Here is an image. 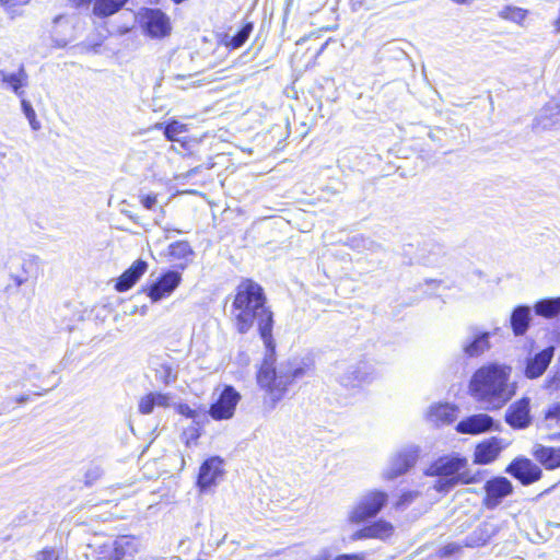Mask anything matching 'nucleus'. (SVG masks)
Instances as JSON below:
<instances>
[{"mask_svg":"<svg viewBox=\"0 0 560 560\" xmlns=\"http://www.w3.org/2000/svg\"><path fill=\"white\" fill-rule=\"evenodd\" d=\"M558 378L553 376L551 380L547 381L546 387L547 388H556L558 385L556 384Z\"/></svg>","mask_w":560,"mask_h":560,"instance_id":"nucleus-48","label":"nucleus"},{"mask_svg":"<svg viewBox=\"0 0 560 560\" xmlns=\"http://www.w3.org/2000/svg\"><path fill=\"white\" fill-rule=\"evenodd\" d=\"M527 15L528 11L526 9L515 5H505L498 12L500 19L513 22L520 26L524 25Z\"/></svg>","mask_w":560,"mask_h":560,"instance_id":"nucleus-28","label":"nucleus"},{"mask_svg":"<svg viewBox=\"0 0 560 560\" xmlns=\"http://www.w3.org/2000/svg\"><path fill=\"white\" fill-rule=\"evenodd\" d=\"M334 375L343 387L354 388L373 380L374 369L366 362L339 361L334 366Z\"/></svg>","mask_w":560,"mask_h":560,"instance_id":"nucleus-6","label":"nucleus"},{"mask_svg":"<svg viewBox=\"0 0 560 560\" xmlns=\"http://www.w3.org/2000/svg\"><path fill=\"white\" fill-rule=\"evenodd\" d=\"M536 125L541 129L560 126V92L540 109L536 117Z\"/></svg>","mask_w":560,"mask_h":560,"instance_id":"nucleus-18","label":"nucleus"},{"mask_svg":"<svg viewBox=\"0 0 560 560\" xmlns=\"http://www.w3.org/2000/svg\"><path fill=\"white\" fill-rule=\"evenodd\" d=\"M388 494L381 490H370L363 493L350 508L347 520L350 524H361L375 517L386 505Z\"/></svg>","mask_w":560,"mask_h":560,"instance_id":"nucleus-5","label":"nucleus"},{"mask_svg":"<svg viewBox=\"0 0 560 560\" xmlns=\"http://www.w3.org/2000/svg\"><path fill=\"white\" fill-rule=\"evenodd\" d=\"M505 422L513 429H525L532 422L530 399L523 397L508 408L505 412Z\"/></svg>","mask_w":560,"mask_h":560,"instance_id":"nucleus-14","label":"nucleus"},{"mask_svg":"<svg viewBox=\"0 0 560 560\" xmlns=\"http://www.w3.org/2000/svg\"><path fill=\"white\" fill-rule=\"evenodd\" d=\"M335 557H332L329 549L325 548L322 549L317 555H315L312 560H332Z\"/></svg>","mask_w":560,"mask_h":560,"instance_id":"nucleus-46","label":"nucleus"},{"mask_svg":"<svg viewBox=\"0 0 560 560\" xmlns=\"http://www.w3.org/2000/svg\"><path fill=\"white\" fill-rule=\"evenodd\" d=\"M456 4H471L475 0H452Z\"/></svg>","mask_w":560,"mask_h":560,"instance_id":"nucleus-52","label":"nucleus"},{"mask_svg":"<svg viewBox=\"0 0 560 560\" xmlns=\"http://www.w3.org/2000/svg\"><path fill=\"white\" fill-rule=\"evenodd\" d=\"M172 1H173L174 3H176V4H179V3L184 2L185 0H172Z\"/></svg>","mask_w":560,"mask_h":560,"instance_id":"nucleus-54","label":"nucleus"},{"mask_svg":"<svg viewBox=\"0 0 560 560\" xmlns=\"http://www.w3.org/2000/svg\"><path fill=\"white\" fill-rule=\"evenodd\" d=\"M509 446L504 439L492 436L480 442L474 453V462L480 465H487L494 462L500 453Z\"/></svg>","mask_w":560,"mask_h":560,"instance_id":"nucleus-12","label":"nucleus"},{"mask_svg":"<svg viewBox=\"0 0 560 560\" xmlns=\"http://www.w3.org/2000/svg\"><path fill=\"white\" fill-rule=\"evenodd\" d=\"M154 400V408H167L171 406L172 397L170 394L164 393H150Z\"/></svg>","mask_w":560,"mask_h":560,"instance_id":"nucleus-36","label":"nucleus"},{"mask_svg":"<svg viewBox=\"0 0 560 560\" xmlns=\"http://www.w3.org/2000/svg\"><path fill=\"white\" fill-rule=\"evenodd\" d=\"M223 475V460L218 456L210 457L200 466L197 486L202 492L209 491L222 480Z\"/></svg>","mask_w":560,"mask_h":560,"instance_id":"nucleus-8","label":"nucleus"},{"mask_svg":"<svg viewBox=\"0 0 560 560\" xmlns=\"http://www.w3.org/2000/svg\"><path fill=\"white\" fill-rule=\"evenodd\" d=\"M511 374L512 368L506 364H483L470 377L468 385L469 395L483 410H499L517 392V384L511 381Z\"/></svg>","mask_w":560,"mask_h":560,"instance_id":"nucleus-2","label":"nucleus"},{"mask_svg":"<svg viewBox=\"0 0 560 560\" xmlns=\"http://www.w3.org/2000/svg\"><path fill=\"white\" fill-rule=\"evenodd\" d=\"M490 332L470 328L468 336L463 340V352L468 358H477L490 349Z\"/></svg>","mask_w":560,"mask_h":560,"instance_id":"nucleus-16","label":"nucleus"},{"mask_svg":"<svg viewBox=\"0 0 560 560\" xmlns=\"http://www.w3.org/2000/svg\"><path fill=\"white\" fill-rule=\"evenodd\" d=\"M350 539L352 541L362 540V539H369L368 536V527H363L361 529L355 530L351 536Z\"/></svg>","mask_w":560,"mask_h":560,"instance_id":"nucleus-45","label":"nucleus"},{"mask_svg":"<svg viewBox=\"0 0 560 560\" xmlns=\"http://www.w3.org/2000/svg\"><path fill=\"white\" fill-rule=\"evenodd\" d=\"M546 419L548 421H560V405L551 407L546 415Z\"/></svg>","mask_w":560,"mask_h":560,"instance_id":"nucleus-44","label":"nucleus"},{"mask_svg":"<svg viewBox=\"0 0 560 560\" xmlns=\"http://www.w3.org/2000/svg\"><path fill=\"white\" fill-rule=\"evenodd\" d=\"M128 0H95L93 14L98 18H107L118 12Z\"/></svg>","mask_w":560,"mask_h":560,"instance_id":"nucleus-27","label":"nucleus"},{"mask_svg":"<svg viewBox=\"0 0 560 560\" xmlns=\"http://www.w3.org/2000/svg\"><path fill=\"white\" fill-rule=\"evenodd\" d=\"M141 24L148 35L155 38L164 37L171 31L168 16L159 9H147L141 14Z\"/></svg>","mask_w":560,"mask_h":560,"instance_id":"nucleus-10","label":"nucleus"},{"mask_svg":"<svg viewBox=\"0 0 560 560\" xmlns=\"http://www.w3.org/2000/svg\"><path fill=\"white\" fill-rule=\"evenodd\" d=\"M505 471L518 479L523 485H530L541 478L542 471L528 458H515Z\"/></svg>","mask_w":560,"mask_h":560,"instance_id":"nucleus-11","label":"nucleus"},{"mask_svg":"<svg viewBox=\"0 0 560 560\" xmlns=\"http://www.w3.org/2000/svg\"><path fill=\"white\" fill-rule=\"evenodd\" d=\"M534 308L539 316L546 318L556 317L560 313V296L540 300L535 304Z\"/></svg>","mask_w":560,"mask_h":560,"instance_id":"nucleus-29","label":"nucleus"},{"mask_svg":"<svg viewBox=\"0 0 560 560\" xmlns=\"http://www.w3.org/2000/svg\"><path fill=\"white\" fill-rule=\"evenodd\" d=\"M418 495L419 493L417 491H409L402 493L397 502V506H405L411 503Z\"/></svg>","mask_w":560,"mask_h":560,"instance_id":"nucleus-41","label":"nucleus"},{"mask_svg":"<svg viewBox=\"0 0 560 560\" xmlns=\"http://www.w3.org/2000/svg\"><path fill=\"white\" fill-rule=\"evenodd\" d=\"M22 110L26 116L31 127L33 130H38L40 128L39 121L36 119V113L32 107L31 103L26 100H22L21 102Z\"/></svg>","mask_w":560,"mask_h":560,"instance_id":"nucleus-34","label":"nucleus"},{"mask_svg":"<svg viewBox=\"0 0 560 560\" xmlns=\"http://www.w3.org/2000/svg\"><path fill=\"white\" fill-rule=\"evenodd\" d=\"M467 466L465 457L443 456L436 459L427 469L428 476L438 477L433 488L439 492H447L459 483L467 485L476 482V477H469L463 471Z\"/></svg>","mask_w":560,"mask_h":560,"instance_id":"nucleus-4","label":"nucleus"},{"mask_svg":"<svg viewBox=\"0 0 560 560\" xmlns=\"http://www.w3.org/2000/svg\"><path fill=\"white\" fill-rule=\"evenodd\" d=\"M34 560H59V555L55 549H44L35 555Z\"/></svg>","mask_w":560,"mask_h":560,"instance_id":"nucleus-40","label":"nucleus"},{"mask_svg":"<svg viewBox=\"0 0 560 560\" xmlns=\"http://www.w3.org/2000/svg\"><path fill=\"white\" fill-rule=\"evenodd\" d=\"M183 78H184V77H182V75H177V77H176V80H182Z\"/></svg>","mask_w":560,"mask_h":560,"instance_id":"nucleus-55","label":"nucleus"},{"mask_svg":"<svg viewBox=\"0 0 560 560\" xmlns=\"http://www.w3.org/2000/svg\"><path fill=\"white\" fill-rule=\"evenodd\" d=\"M182 277L176 271H167L148 289V296L152 302L168 298L179 285Z\"/></svg>","mask_w":560,"mask_h":560,"instance_id":"nucleus-15","label":"nucleus"},{"mask_svg":"<svg viewBox=\"0 0 560 560\" xmlns=\"http://www.w3.org/2000/svg\"><path fill=\"white\" fill-rule=\"evenodd\" d=\"M460 549H462V546H459L457 544H448L441 549L440 553L442 557H448L456 552H459Z\"/></svg>","mask_w":560,"mask_h":560,"instance_id":"nucleus-43","label":"nucleus"},{"mask_svg":"<svg viewBox=\"0 0 560 560\" xmlns=\"http://www.w3.org/2000/svg\"><path fill=\"white\" fill-rule=\"evenodd\" d=\"M176 410L179 415L185 416L186 418H190L194 421H197L198 418L201 416L200 412L196 409H192L186 404H178L176 406Z\"/></svg>","mask_w":560,"mask_h":560,"instance_id":"nucleus-38","label":"nucleus"},{"mask_svg":"<svg viewBox=\"0 0 560 560\" xmlns=\"http://www.w3.org/2000/svg\"><path fill=\"white\" fill-rule=\"evenodd\" d=\"M253 27V23H246L234 36L226 40V46L232 49L240 48L248 39Z\"/></svg>","mask_w":560,"mask_h":560,"instance_id":"nucleus-31","label":"nucleus"},{"mask_svg":"<svg viewBox=\"0 0 560 560\" xmlns=\"http://www.w3.org/2000/svg\"><path fill=\"white\" fill-rule=\"evenodd\" d=\"M139 198H140L141 205L145 209L152 210L155 208L156 202H158L155 194H140Z\"/></svg>","mask_w":560,"mask_h":560,"instance_id":"nucleus-39","label":"nucleus"},{"mask_svg":"<svg viewBox=\"0 0 560 560\" xmlns=\"http://www.w3.org/2000/svg\"><path fill=\"white\" fill-rule=\"evenodd\" d=\"M427 418L435 425L447 424L455 420L456 408L450 404H435L429 408Z\"/></svg>","mask_w":560,"mask_h":560,"instance_id":"nucleus-21","label":"nucleus"},{"mask_svg":"<svg viewBox=\"0 0 560 560\" xmlns=\"http://www.w3.org/2000/svg\"><path fill=\"white\" fill-rule=\"evenodd\" d=\"M366 527L369 539L386 540L394 533V526L389 522H386L384 520L374 522L373 524Z\"/></svg>","mask_w":560,"mask_h":560,"instance_id":"nucleus-30","label":"nucleus"},{"mask_svg":"<svg viewBox=\"0 0 560 560\" xmlns=\"http://www.w3.org/2000/svg\"><path fill=\"white\" fill-rule=\"evenodd\" d=\"M486 495L482 504L489 509H495L504 498L513 492L512 482L505 477H494L488 480L483 486Z\"/></svg>","mask_w":560,"mask_h":560,"instance_id":"nucleus-9","label":"nucleus"},{"mask_svg":"<svg viewBox=\"0 0 560 560\" xmlns=\"http://www.w3.org/2000/svg\"><path fill=\"white\" fill-rule=\"evenodd\" d=\"M186 131V125L172 120L165 126L164 135L170 141H177V137Z\"/></svg>","mask_w":560,"mask_h":560,"instance_id":"nucleus-32","label":"nucleus"},{"mask_svg":"<svg viewBox=\"0 0 560 560\" xmlns=\"http://www.w3.org/2000/svg\"><path fill=\"white\" fill-rule=\"evenodd\" d=\"M100 475V470L98 468H95L94 470H89L88 474H86V477L88 478H96L97 476Z\"/></svg>","mask_w":560,"mask_h":560,"instance_id":"nucleus-50","label":"nucleus"},{"mask_svg":"<svg viewBox=\"0 0 560 560\" xmlns=\"http://www.w3.org/2000/svg\"><path fill=\"white\" fill-rule=\"evenodd\" d=\"M31 2V0H0L1 7L4 9L5 13L14 19L18 15V8L21 5H26Z\"/></svg>","mask_w":560,"mask_h":560,"instance_id":"nucleus-33","label":"nucleus"},{"mask_svg":"<svg viewBox=\"0 0 560 560\" xmlns=\"http://www.w3.org/2000/svg\"><path fill=\"white\" fill-rule=\"evenodd\" d=\"M149 1L153 3V2H158L159 0H149Z\"/></svg>","mask_w":560,"mask_h":560,"instance_id":"nucleus-56","label":"nucleus"},{"mask_svg":"<svg viewBox=\"0 0 560 560\" xmlns=\"http://www.w3.org/2000/svg\"><path fill=\"white\" fill-rule=\"evenodd\" d=\"M192 255L191 246L185 241L175 242L167 248L168 260L179 268H185Z\"/></svg>","mask_w":560,"mask_h":560,"instance_id":"nucleus-22","label":"nucleus"},{"mask_svg":"<svg viewBox=\"0 0 560 560\" xmlns=\"http://www.w3.org/2000/svg\"><path fill=\"white\" fill-rule=\"evenodd\" d=\"M418 455L419 450L417 446L408 445L402 447L390 457L387 468L383 471V478L393 480L406 474L416 464Z\"/></svg>","mask_w":560,"mask_h":560,"instance_id":"nucleus-7","label":"nucleus"},{"mask_svg":"<svg viewBox=\"0 0 560 560\" xmlns=\"http://www.w3.org/2000/svg\"><path fill=\"white\" fill-rule=\"evenodd\" d=\"M161 381H163L165 384H168L173 381H175L176 375L172 369L171 365L162 364L161 370L158 371L156 375Z\"/></svg>","mask_w":560,"mask_h":560,"instance_id":"nucleus-37","label":"nucleus"},{"mask_svg":"<svg viewBox=\"0 0 560 560\" xmlns=\"http://www.w3.org/2000/svg\"><path fill=\"white\" fill-rule=\"evenodd\" d=\"M530 308L525 305L517 306L511 315V327L515 336H523L530 322Z\"/></svg>","mask_w":560,"mask_h":560,"instance_id":"nucleus-26","label":"nucleus"},{"mask_svg":"<svg viewBox=\"0 0 560 560\" xmlns=\"http://www.w3.org/2000/svg\"><path fill=\"white\" fill-rule=\"evenodd\" d=\"M1 81L21 97L24 95V88L27 84V73L21 66L16 72H1Z\"/></svg>","mask_w":560,"mask_h":560,"instance_id":"nucleus-24","label":"nucleus"},{"mask_svg":"<svg viewBox=\"0 0 560 560\" xmlns=\"http://www.w3.org/2000/svg\"><path fill=\"white\" fill-rule=\"evenodd\" d=\"M555 348L548 347L527 360L525 376L534 380L544 374L553 358Z\"/></svg>","mask_w":560,"mask_h":560,"instance_id":"nucleus-19","label":"nucleus"},{"mask_svg":"<svg viewBox=\"0 0 560 560\" xmlns=\"http://www.w3.org/2000/svg\"><path fill=\"white\" fill-rule=\"evenodd\" d=\"M147 262L143 260H137L132 264V266L127 269L118 279L116 283V289L119 292H124L129 290L138 279L145 272Z\"/></svg>","mask_w":560,"mask_h":560,"instance_id":"nucleus-23","label":"nucleus"},{"mask_svg":"<svg viewBox=\"0 0 560 560\" xmlns=\"http://www.w3.org/2000/svg\"><path fill=\"white\" fill-rule=\"evenodd\" d=\"M241 395L232 387L225 386L218 401L210 408V415L213 419H229L233 416Z\"/></svg>","mask_w":560,"mask_h":560,"instance_id":"nucleus-13","label":"nucleus"},{"mask_svg":"<svg viewBox=\"0 0 560 560\" xmlns=\"http://www.w3.org/2000/svg\"><path fill=\"white\" fill-rule=\"evenodd\" d=\"M100 555L101 557L104 559V560H109V556L110 553L113 552L112 549L108 547V542L106 544H103L101 547H100Z\"/></svg>","mask_w":560,"mask_h":560,"instance_id":"nucleus-47","label":"nucleus"},{"mask_svg":"<svg viewBox=\"0 0 560 560\" xmlns=\"http://www.w3.org/2000/svg\"><path fill=\"white\" fill-rule=\"evenodd\" d=\"M75 7H81L90 3L92 0H70Z\"/></svg>","mask_w":560,"mask_h":560,"instance_id":"nucleus-49","label":"nucleus"},{"mask_svg":"<svg viewBox=\"0 0 560 560\" xmlns=\"http://www.w3.org/2000/svg\"><path fill=\"white\" fill-rule=\"evenodd\" d=\"M494 420L487 413H476L464 418L456 424V431L462 434L477 435L492 430Z\"/></svg>","mask_w":560,"mask_h":560,"instance_id":"nucleus-17","label":"nucleus"},{"mask_svg":"<svg viewBox=\"0 0 560 560\" xmlns=\"http://www.w3.org/2000/svg\"><path fill=\"white\" fill-rule=\"evenodd\" d=\"M139 541L133 536H120L115 540L108 541L112 549L109 560H121L125 557H131L138 551Z\"/></svg>","mask_w":560,"mask_h":560,"instance_id":"nucleus-20","label":"nucleus"},{"mask_svg":"<svg viewBox=\"0 0 560 560\" xmlns=\"http://www.w3.org/2000/svg\"><path fill=\"white\" fill-rule=\"evenodd\" d=\"M306 373L304 364L298 361H285L273 368L267 360L261 364L257 374L259 386L265 389L267 397L275 406L287 394L288 387Z\"/></svg>","mask_w":560,"mask_h":560,"instance_id":"nucleus-3","label":"nucleus"},{"mask_svg":"<svg viewBox=\"0 0 560 560\" xmlns=\"http://www.w3.org/2000/svg\"><path fill=\"white\" fill-rule=\"evenodd\" d=\"M533 454L535 458L547 469L560 467V447L537 445Z\"/></svg>","mask_w":560,"mask_h":560,"instance_id":"nucleus-25","label":"nucleus"},{"mask_svg":"<svg viewBox=\"0 0 560 560\" xmlns=\"http://www.w3.org/2000/svg\"><path fill=\"white\" fill-rule=\"evenodd\" d=\"M138 410L142 415H150L154 410V400L153 397H151V394H147L142 396L138 404Z\"/></svg>","mask_w":560,"mask_h":560,"instance_id":"nucleus-35","label":"nucleus"},{"mask_svg":"<svg viewBox=\"0 0 560 560\" xmlns=\"http://www.w3.org/2000/svg\"><path fill=\"white\" fill-rule=\"evenodd\" d=\"M332 560H366V553L365 552L345 553V555H339V556L335 557Z\"/></svg>","mask_w":560,"mask_h":560,"instance_id":"nucleus-42","label":"nucleus"},{"mask_svg":"<svg viewBox=\"0 0 560 560\" xmlns=\"http://www.w3.org/2000/svg\"><path fill=\"white\" fill-rule=\"evenodd\" d=\"M196 171H197V168H194V170L189 171V172L185 175V177H188V176H190L191 174H195V173H196Z\"/></svg>","mask_w":560,"mask_h":560,"instance_id":"nucleus-53","label":"nucleus"},{"mask_svg":"<svg viewBox=\"0 0 560 560\" xmlns=\"http://www.w3.org/2000/svg\"><path fill=\"white\" fill-rule=\"evenodd\" d=\"M553 27H555V33H556V34H559V33H560V15H559V18L553 22Z\"/></svg>","mask_w":560,"mask_h":560,"instance_id":"nucleus-51","label":"nucleus"},{"mask_svg":"<svg viewBox=\"0 0 560 560\" xmlns=\"http://www.w3.org/2000/svg\"><path fill=\"white\" fill-rule=\"evenodd\" d=\"M231 315L240 334H246L256 323L267 350L270 354L275 352L272 312L266 305L264 290L258 283L246 279L236 287Z\"/></svg>","mask_w":560,"mask_h":560,"instance_id":"nucleus-1","label":"nucleus"}]
</instances>
